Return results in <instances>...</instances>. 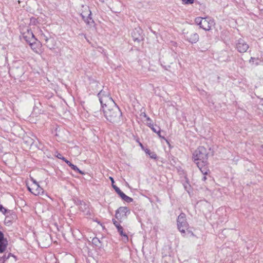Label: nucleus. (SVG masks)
<instances>
[{"label": "nucleus", "mask_w": 263, "mask_h": 263, "mask_svg": "<svg viewBox=\"0 0 263 263\" xmlns=\"http://www.w3.org/2000/svg\"><path fill=\"white\" fill-rule=\"evenodd\" d=\"M209 149L203 146H199L193 153V159L203 174L206 175L208 171L203 167L207 164Z\"/></svg>", "instance_id": "obj_1"}, {"label": "nucleus", "mask_w": 263, "mask_h": 263, "mask_svg": "<svg viewBox=\"0 0 263 263\" xmlns=\"http://www.w3.org/2000/svg\"><path fill=\"white\" fill-rule=\"evenodd\" d=\"M99 101L104 115L106 114V111H111L114 109L115 110L116 114L118 113V108L119 107L114 100H99Z\"/></svg>", "instance_id": "obj_2"}, {"label": "nucleus", "mask_w": 263, "mask_h": 263, "mask_svg": "<svg viewBox=\"0 0 263 263\" xmlns=\"http://www.w3.org/2000/svg\"><path fill=\"white\" fill-rule=\"evenodd\" d=\"M196 23L200 28L205 31H209L214 25V20L210 18L197 17L195 20Z\"/></svg>", "instance_id": "obj_3"}, {"label": "nucleus", "mask_w": 263, "mask_h": 263, "mask_svg": "<svg viewBox=\"0 0 263 263\" xmlns=\"http://www.w3.org/2000/svg\"><path fill=\"white\" fill-rule=\"evenodd\" d=\"M81 15L86 24L89 26H92L94 25V21L91 17V12L89 8L87 6H82V11Z\"/></svg>", "instance_id": "obj_4"}, {"label": "nucleus", "mask_w": 263, "mask_h": 263, "mask_svg": "<svg viewBox=\"0 0 263 263\" xmlns=\"http://www.w3.org/2000/svg\"><path fill=\"white\" fill-rule=\"evenodd\" d=\"M21 32L23 38L27 42L31 43L36 41V39L30 29L28 27H21Z\"/></svg>", "instance_id": "obj_5"}, {"label": "nucleus", "mask_w": 263, "mask_h": 263, "mask_svg": "<svg viewBox=\"0 0 263 263\" xmlns=\"http://www.w3.org/2000/svg\"><path fill=\"white\" fill-rule=\"evenodd\" d=\"M189 224L186 222L185 214L182 213L178 217L177 227L179 231L184 234L185 230L187 229Z\"/></svg>", "instance_id": "obj_6"}, {"label": "nucleus", "mask_w": 263, "mask_h": 263, "mask_svg": "<svg viewBox=\"0 0 263 263\" xmlns=\"http://www.w3.org/2000/svg\"><path fill=\"white\" fill-rule=\"evenodd\" d=\"M118 113L116 114L115 110H114V109L109 112L107 111H106V114L104 115V116L107 120L110 122L118 123L120 121L122 114L121 111L119 109V108H118Z\"/></svg>", "instance_id": "obj_7"}, {"label": "nucleus", "mask_w": 263, "mask_h": 263, "mask_svg": "<svg viewBox=\"0 0 263 263\" xmlns=\"http://www.w3.org/2000/svg\"><path fill=\"white\" fill-rule=\"evenodd\" d=\"M236 48L238 52L244 53L249 49V45L243 40L239 39L237 41Z\"/></svg>", "instance_id": "obj_8"}, {"label": "nucleus", "mask_w": 263, "mask_h": 263, "mask_svg": "<svg viewBox=\"0 0 263 263\" xmlns=\"http://www.w3.org/2000/svg\"><path fill=\"white\" fill-rule=\"evenodd\" d=\"M28 189L30 192L36 196L43 195L44 193L43 189L37 183H32L31 186H28Z\"/></svg>", "instance_id": "obj_9"}, {"label": "nucleus", "mask_w": 263, "mask_h": 263, "mask_svg": "<svg viewBox=\"0 0 263 263\" xmlns=\"http://www.w3.org/2000/svg\"><path fill=\"white\" fill-rule=\"evenodd\" d=\"M130 211L126 206L120 207L116 212V217L117 219H122L126 217L127 214H129Z\"/></svg>", "instance_id": "obj_10"}, {"label": "nucleus", "mask_w": 263, "mask_h": 263, "mask_svg": "<svg viewBox=\"0 0 263 263\" xmlns=\"http://www.w3.org/2000/svg\"><path fill=\"white\" fill-rule=\"evenodd\" d=\"M50 242V236L48 234L40 238L39 243L43 248H47L49 246Z\"/></svg>", "instance_id": "obj_11"}, {"label": "nucleus", "mask_w": 263, "mask_h": 263, "mask_svg": "<svg viewBox=\"0 0 263 263\" xmlns=\"http://www.w3.org/2000/svg\"><path fill=\"white\" fill-rule=\"evenodd\" d=\"M8 245L6 239L4 238L3 233L0 231V253H3Z\"/></svg>", "instance_id": "obj_12"}, {"label": "nucleus", "mask_w": 263, "mask_h": 263, "mask_svg": "<svg viewBox=\"0 0 263 263\" xmlns=\"http://www.w3.org/2000/svg\"><path fill=\"white\" fill-rule=\"evenodd\" d=\"M186 37L187 40L192 43H195L199 40L198 34L195 32L187 33Z\"/></svg>", "instance_id": "obj_13"}, {"label": "nucleus", "mask_w": 263, "mask_h": 263, "mask_svg": "<svg viewBox=\"0 0 263 263\" xmlns=\"http://www.w3.org/2000/svg\"><path fill=\"white\" fill-rule=\"evenodd\" d=\"M140 32V29H135L133 30V32H132V36L134 41L139 42L141 40V36Z\"/></svg>", "instance_id": "obj_14"}, {"label": "nucleus", "mask_w": 263, "mask_h": 263, "mask_svg": "<svg viewBox=\"0 0 263 263\" xmlns=\"http://www.w3.org/2000/svg\"><path fill=\"white\" fill-rule=\"evenodd\" d=\"M118 232L120 233V234L123 237L125 241H128V238L127 235L125 233L123 232V228L122 226H118L117 228Z\"/></svg>", "instance_id": "obj_15"}, {"label": "nucleus", "mask_w": 263, "mask_h": 263, "mask_svg": "<svg viewBox=\"0 0 263 263\" xmlns=\"http://www.w3.org/2000/svg\"><path fill=\"white\" fill-rule=\"evenodd\" d=\"M79 209L83 212H85L88 208V205L83 201H79Z\"/></svg>", "instance_id": "obj_16"}, {"label": "nucleus", "mask_w": 263, "mask_h": 263, "mask_svg": "<svg viewBox=\"0 0 263 263\" xmlns=\"http://www.w3.org/2000/svg\"><path fill=\"white\" fill-rule=\"evenodd\" d=\"M145 152L147 154H148L149 156V157L152 159H156L157 155L155 153L151 152V151L148 149H146L145 150Z\"/></svg>", "instance_id": "obj_17"}, {"label": "nucleus", "mask_w": 263, "mask_h": 263, "mask_svg": "<svg viewBox=\"0 0 263 263\" xmlns=\"http://www.w3.org/2000/svg\"><path fill=\"white\" fill-rule=\"evenodd\" d=\"M121 198L127 202H131L133 201V198L127 196L125 194H122Z\"/></svg>", "instance_id": "obj_18"}, {"label": "nucleus", "mask_w": 263, "mask_h": 263, "mask_svg": "<svg viewBox=\"0 0 263 263\" xmlns=\"http://www.w3.org/2000/svg\"><path fill=\"white\" fill-rule=\"evenodd\" d=\"M29 43V45H30V46L31 47V49L36 53H38V51H37V48L36 46V43H35V41H34V42H32V43Z\"/></svg>", "instance_id": "obj_19"}, {"label": "nucleus", "mask_w": 263, "mask_h": 263, "mask_svg": "<svg viewBox=\"0 0 263 263\" xmlns=\"http://www.w3.org/2000/svg\"><path fill=\"white\" fill-rule=\"evenodd\" d=\"M146 124L149 127L154 125L153 122L149 117H147Z\"/></svg>", "instance_id": "obj_20"}, {"label": "nucleus", "mask_w": 263, "mask_h": 263, "mask_svg": "<svg viewBox=\"0 0 263 263\" xmlns=\"http://www.w3.org/2000/svg\"><path fill=\"white\" fill-rule=\"evenodd\" d=\"M92 242L93 245L97 246H99L100 244V241L98 238H93L92 240Z\"/></svg>", "instance_id": "obj_21"}, {"label": "nucleus", "mask_w": 263, "mask_h": 263, "mask_svg": "<svg viewBox=\"0 0 263 263\" xmlns=\"http://www.w3.org/2000/svg\"><path fill=\"white\" fill-rule=\"evenodd\" d=\"M73 170L75 171H77L80 174H84V173L81 171V170H80L77 166L72 164L71 165V166L70 167Z\"/></svg>", "instance_id": "obj_22"}, {"label": "nucleus", "mask_w": 263, "mask_h": 263, "mask_svg": "<svg viewBox=\"0 0 263 263\" xmlns=\"http://www.w3.org/2000/svg\"><path fill=\"white\" fill-rule=\"evenodd\" d=\"M113 187L115 189L116 192L120 195L121 197H122V194H124L123 193L119 187L113 185Z\"/></svg>", "instance_id": "obj_23"}, {"label": "nucleus", "mask_w": 263, "mask_h": 263, "mask_svg": "<svg viewBox=\"0 0 263 263\" xmlns=\"http://www.w3.org/2000/svg\"><path fill=\"white\" fill-rule=\"evenodd\" d=\"M41 32H42V31L41 30ZM41 36L42 37V39L44 40V41H45V42L46 43H48V41H49V39L48 38L47 36H46L44 33H41Z\"/></svg>", "instance_id": "obj_24"}, {"label": "nucleus", "mask_w": 263, "mask_h": 263, "mask_svg": "<svg viewBox=\"0 0 263 263\" xmlns=\"http://www.w3.org/2000/svg\"><path fill=\"white\" fill-rule=\"evenodd\" d=\"M8 258V256L6 257V255L0 256V263H4L5 260Z\"/></svg>", "instance_id": "obj_25"}, {"label": "nucleus", "mask_w": 263, "mask_h": 263, "mask_svg": "<svg viewBox=\"0 0 263 263\" xmlns=\"http://www.w3.org/2000/svg\"><path fill=\"white\" fill-rule=\"evenodd\" d=\"M183 4L186 5L192 4L194 2V0H182Z\"/></svg>", "instance_id": "obj_26"}, {"label": "nucleus", "mask_w": 263, "mask_h": 263, "mask_svg": "<svg viewBox=\"0 0 263 263\" xmlns=\"http://www.w3.org/2000/svg\"><path fill=\"white\" fill-rule=\"evenodd\" d=\"M150 128L152 129V130L154 132H155V133H156L157 132H158V133H159V129H160V127H157V128H155V127L154 126V125H153V126H151Z\"/></svg>", "instance_id": "obj_27"}, {"label": "nucleus", "mask_w": 263, "mask_h": 263, "mask_svg": "<svg viewBox=\"0 0 263 263\" xmlns=\"http://www.w3.org/2000/svg\"><path fill=\"white\" fill-rule=\"evenodd\" d=\"M0 211L2 213L5 214L7 212V210L5 208H4L2 205H0Z\"/></svg>", "instance_id": "obj_28"}, {"label": "nucleus", "mask_w": 263, "mask_h": 263, "mask_svg": "<svg viewBox=\"0 0 263 263\" xmlns=\"http://www.w3.org/2000/svg\"><path fill=\"white\" fill-rule=\"evenodd\" d=\"M112 221H113L114 225L115 226V227H116L117 229L118 228V226H121L120 224V223L116 220L113 219Z\"/></svg>", "instance_id": "obj_29"}, {"label": "nucleus", "mask_w": 263, "mask_h": 263, "mask_svg": "<svg viewBox=\"0 0 263 263\" xmlns=\"http://www.w3.org/2000/svg\"><path fill=\"white\" fill-rule=\"evenodd\" d=\"M57 157H58L59 159H61L62 160H65V158L62 156V155L60 153H58V154L56 155Z\"/></svg>", "instance_id": "obj_30"}, {"label": "nucleus", "mask_w": 263, "mask_h": 263, "mask_svg": "<svg viewBox=\"0 0 263 263\" xmlns=\"http://www.w3.org/2000/svg\"><path fill=\"white\" fill-rule=\"evenodd\" d=\"M157 134L158 135V136L160 138H162V139H164V136H162L161 135V130H160V128L159 129V133L157 132Z\"/></svg>", "instance_id": "obj_31"}, {"label": "nucleus", "mask_w": 263, "mask_h": 263, "mask_svg": "<svg viewBox=\"0 0 263 263\" xmlns=\"http://www.w3.org/2000/svg\"><path fill=\"white\" fill-rule=\"evenodd\" d=\"M70 167L71 166L72 164L69 161L67 160L65 158V160H63Z\"/></svg>", "instance_id": "obj_32"}, {"label": "nucleus", "mask_w": 263, "mask_h": 263, "mask_svg": "<svg viewBox=\"0 0 263 263\" xmlns=\"http://www.w3.org/2000/svg\"><path fill=\"white\" fill-rule=\"evenodd\" d=\"M30 21H31V23H32L33 24H35L36 19L35 18H31L30 20Z\"/></svg>", "instance_id": "obj_33"}, {"label": "nucleus", "mask_w": 263, "mask_h": 263, "mask_svg": "<svg viewBox=\"0 0 263 263\" xmlns=\"http://www.w3.org/2000/svg\"><path fill=\"white\" fill-rule=\"evenodd\" d=\"M255 58H251V59L250 60V63H253L254 62V61L255 60Z\"/></svg>", "instance_id": "obj_34"}, {"label": "nucleus", "mask_w": 263, "mask_h": 263, "mask_svg": "<svg viewBox=\"0 0 263 263\" xmlns=\"http://www.w3.org/2000/svg\"><path fill=\"white\" fill-rule=\"evenodd\" d=\"M104 91L103 90H101L99 93H98V97L99 98L101 97V95L104 92Z\"/></svg>", "instance_id": "obj_35"}, {"label": "nucleus", "mask_w": 263, "mask_h": 263, "mask_svg": "<svg viewBox=\"0 0 263 263\" xmlns=\"http://www.w3.org/2000/svg\"><path fill=\"white\" fill-rule=\"evenodd\" d=\"M109 179H110V180H111V181L112 183H114V180L113 178H112V177H109Z\"/></svg>", "instance_id": "obj_36"}, {"label": "nucleus", "mask_w": 263, "mask_h": 263, "mask_svg": "<svg viewBox=\"0 0 263 263\" xmlns=\"http://www.w3.org/2000/svg\"><path fill=\"white\" fill-rule=\"evenodd\" d=\"M203 175H205L204 174H203ZM202 179V180L205 181L206 179V176H204Z\"/></svg>", "instance_id": "obj_37"}, {"label": "nucleus", "mask_w": 263, "mask_h": 263, "mask_svg": "<svg viewBox=\"0 0 263 263\" xmlns=\"http://www.w3.org/2000/svg\"><path fill=\"white\" fill-rule=\"evenodd\" d=\"M143 116L146 118V119H147V117H148L145 113H143Z\"/></svg>", "instance_id": "obj_38"}, {"label": "nucleus", "mask_w": 263, "mask_h": 263, "mask_svg": "<svg viewBox=\"0 0 263 263\" xmlns=\"http://www.w3.org/2000/svg\"><path fill=\"white\" fill-rule=\"evenodd\" d=\"M47 46L50 48V49H51V48H53V46H54V45H53V46H50V45H47Z\"/></svg>", "instance_id": "obj_39"}, {"label": "nucleus", "mask_w": 263, "mask_h": 263, "mask_svg": "<svg viewBox=\"0 0 263 263\" xmlns=\"http://www.w3.org/2000/svg\"><path fill=\"white\" fill-rule=\"evenodd\" d=\"M191 235H192V236H194V233H193V232H191Z\"/></svg>", "instance_id": "obj_40"}, {"label": "nucleus", "mask_w": 263, "mask_h": 263, "mask_svg": "<svg viewBox=\"0 0 263 263\" xmlns=\"http://www.w3.org/2000/svg\"><path fill=\"white\" fill-rule=\"evenodd\" d=\"M37 183V182H36V181L33 180V183Z\"/></svg>", "instance_id": "obj_41"}, {"label": "nucleus", "mask_w": 263, "mask_h": 263, "mask_svg": "<svg viewBox=\"0 0 263 263\" xmlns=\"http://www.w3.org/2000/svg\"><path fill=\"white\" fill-rule=\"evenodd\" d=\"M52 42H53V43H54V41L53 39L52 40Z\"/></svg>", "instance_id": "obj_42"}, {"label": "nucleus", "mask_w": 263, "mask_h": 263, "mask_svg": "<svg viewBox=\"0 0 263 263\" xmlns=\"http://www.w3.org/2000/svg\"><path fill=\"white\" fill-rule=\"evenodd\" d=\"M262 149L261 151L263 152V146H262Z\"/></svg>", "instance_id": "obj_43"}]
</instances>
